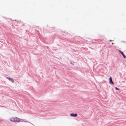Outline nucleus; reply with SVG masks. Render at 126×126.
Returning a JSON list of instances; mask_svg holds the SVG:
<instances>
[{
    "label": "nucleus",
    "mask_w": 126,
    "mask_h": 126,
    "mask_svg": "<svg viewBox=\"0 0 126 126\" xmlns=\"http://www.w3.org/2000/svg\"><path fill=\"white\" fill-rule=\"evenodd\" d=\"M10 120L11 121L14 122H20V119L16 117H11L10 118Z\"/></svg>",
    "instance_id": "1"
},
{
    "label": "nucleus",
    "mask_w": 126,
    "mask_h": 126,
    "mask_svg": "<svg viewBox=\"0 0 126 126\" xmlns=\"http://www.w3.org/2000/svg\"><path fill=\"white\" fill-rule=\"evenodd\" d=\"M70 115L72 117H76L78 116V114L77 113H72L70 114Z\"/></svg>",
    "instance_id": "2"
},
{
    "label": "nucleus",
    "mask_w": 126,
    "mask_h": 126,
    "mask_svg": "<svg viewBox=\"0 0 126 126\" xmlns=\"http://www.w3.org/2000/svg\"><path fill=\"white\" fill-rule=\"evenodd\" d=\"M110 82L109 83L111 84H113L114 83L112 81L111 77H110L109 78Z\"/></svg>",
    "instance_id": "3"
},
{
    "label": "nucleus",
    "mask_w": 126,
    "mask_h": 126,
    "mask_svg": "<svg viewBox=\"0 0 126 126\" xmlns=\"http://www.w3.org/2000/svg\"><path fill=\"white\" fill-rule=\"evenodd\" d=\"M6 78L8 79L9 80L11 81L12 82H14V80L11 78L9 77H7Z\"/></svg>",
    "instance_id": "4"
},
{
    "label": "nucleus",
    "mask_w": 126,
    "mask_h": 126,
    "mask_svg": "<svg viewBox=\"0 0 126 126\" xmlns=\"http://www.w3.org/2000/svg\"><path fill=\"white\" fill-rule=\"evenodd\" d=\"M20 121H21V122H27V121L25 120L21 119L20 120Z\"/></svg>",
    "instance_id": "5"
},
{
    "label": "nucleus",
    "mask_w": 126,
    "mask_h": 126,
    "mask_svg": "<svg viewBox=\"0 0 126 126\" xmlns=\"http://www.w3.org/2000/svg\"><path fill=\"white\" fill-rule=\"evenodd\" d=\"M121 54L123 55V56L124 58H126V56L124 54L123 52H121Z\"/></svg>",
    "instance_id": "6"
},
{
    "label": "nucleus",
    "mask_w": 126,
    "mask_h": 126,
    "mask_svg": "<svg viewBox=\"0 0 126 126\" xmlns=\"http://www.w3.org/2000/svg\"><path fill=\"white\" fill-rule=\"evenodd\" d=\"M115 89L116 90H118V91L120 90L117 87H115Z\"/></svg>",
    "instance_id": "7"
},
{
    "label": "nucleus",
    "mask_w": 126,
    "mask_h": 126,
    "mask_svg": "<svg viewBox=\"0 0 126 126\" xmlns=\"http://www.w3.org/2000/svg\"><path fill=\"white\" fill-rule=\"evenodd\" d=\"M119 51L120 53H121V52H122L120 50H119Z\"/></svg>",
    "instance_id": "8"
},
{
    "label": "nucleus",
    "mask_w": 126,
    "mask_h": 126,
    "mask_svg": "<svg viewBox=\"0 0 126 126\" xmlns=\"http://www.w3.org/2000/svg\"><path fill=\"white\" fill-rule=\"evenodd\" d=\"M112 44H113V43H112Z\"/></svg>",
    "instance_id": "9"
},
{
    "label": "nucleus",
    "mask_w": 126,
    "mask_h": 126,
    "mask_svg": "<svg viewBox=\"0 0 126 126\" xmlns=\"http://www.w3.org/2000/svg\"><path fill=\"white\" fill-rule=\"evenodd\" d=\"M110 41H111V40H110Z\"/></svg>",
    "instance_id": "10"
}]
</instances>
